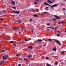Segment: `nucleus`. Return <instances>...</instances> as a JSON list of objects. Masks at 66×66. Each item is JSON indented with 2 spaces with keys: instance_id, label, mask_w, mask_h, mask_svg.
Segmentation results:
<instances>
[{
  "instance_id": "f257e3e1",
  "label": "nucleus",
  "mask_w": 66,
  "mask_h": 66,
  "mask_svg": "<svg viewBox=\"0 0 66 66\" xmlns=\"http://www.w3.org/2000/svg\"><path fill=\"white\" fill-rule=\"evenodd\" d=\"M12 12H13V13H15V14H20V12L19 11H12Z\"/></svg>"
},
{
  "instance_id": "f03ea898",
  "label": "nucleus",
  "mask_w": 66,
  "mask_h": 66,
  "mask_svg": "<svg viewBox=\"0 0 66 66\" xmlns=\"http://www.w3.org/2000/svg\"><path fill=\"white\" fill-rule=\"evenodd\" d=\"M53 16H54V17H55L57 19H61V18L60 17L55 15H54Z\"/></svg>"
},
{
  "instance_id": "7ed1b4c3",
  "label": "nucleus",
  "mask_w": 66,
  "mask_h": 66,
  "mask_svg": "<svg viewBox=\"0 0 66 66\" xmlns=\"http://www.w3.org/2000/svg\"><path fill=\"white\" fill-rule=\"evenodd\" d=\"M2 58H3V60H6V57H5V56H3L2 57Z\"/></svg>"
},
{
  "instance_id": "20e7f679",
  "label": "nucleus",
  "mask_w": 66,
  "mask_h": 66,
  "mask_svg": "<svg viewBox=\"0 0 66 66\" xmlns=\"http://www.w3.org/2000/svg\"><path fill=\"white\" fill-rule=\"evenodd\" d=\"M47 2L48 3H52V2L50 0H48L47 1Z\"/></svg>"
},
{
  "instance_id": "39448f33",
  "label": "nucleus",
  "mask_w": 66,
  "mask_h": 66,
  "mask_svg": "<svg viewBox=\"0 0 66 66\" xmlns=\"http://www.w3.org/2000/svg\"><path fill=\"white\" fill-rule=\"evenodd\" d=\"M53 50L54 51H55L56 50V47L53 48Z\"/></svg>"
},
{
  "instance_id": "423d86ee",
  "label": "nucleus",
  "mask_w": 66,
  "mask_h": 66,
  "mask_svg": "<svg viewBox=\"0 0 66 66\" xmlns=\"http://www.w3.org/2000/svg\"><path fill=\"white\" fill-rule=\"evenodd\" d=\"M45 10H46V11H48L49 10V9L48 7H45L44 8Z\"/></svg>"
},
{
  "instance_id": "0eeeda50",
  "label": "nucleus",
  "mask_w": 66,
  "mask_h": 66,
  "mask_svg": "<svg viewBox=\"0 0 66 66\" xmlns=\"http://www.w3.org/2000/svg\"><path fill=\"white\" fill-rule=\"evenodd\" d=\"M27 57L29 58H31L32 57V55L30 54L27 56Z\"/></svg>"
},
{
  "instance_id": "6e6552de",
  "label": "nucleus",
  "mask_w": 66,
  "mask_h": 66,
  "mask_svg": "<svg viewBox=\"0 0 66 66\" xmlns=\"http://www.w3.org/2000/svg\"><path fill=\"white\" fill-rule=\"evenodd\" d=\"M55 41L56 42V43H58L59 42H60V41H58V40H56V39H55Z\"/></svg>"
},
{
  "instance_id": "1a4fd4ad",
  "label": "nucleus",
  "mask_w": 66,
  "mask_h": 66,
  "mask_svg": "<svg viewBox=\"0 0 66 66\" xmlns=\"http://www.w3.org/2000/svg\"><path fill=\"white\" fill-rule=\"evenodd\" d=\"M11 3L12 5H15V2H14V1H12Z\"/></svg>"
},
{
  "instance_id": "9d476101",
  "label": "nucleus",
  "mask_w": 66,
  "mask_h": 66,
  "mask_svg": "<svg viewBox=\"0 0 66 66\" xmlns=\"http://www.w3.org/2000/svg\"><path fill=\"white\" fill-rule=\"evenodd\" d=\"M57 6V5L56 4H54L53 5V7H56Z\"/></svg>"
},
{
  "instance_id": "9b49d317",
  "label": "nucleus",
  "mask_w": 66,
  "mask_h": 66,
  "mask_svg": "<svg viewBox=\"0 0 66 66\" xmlns=\"http://www.w3.org/2000/svg\"><path fill=\"white\" fill-rule=\"evenodd\" d=\"M18 23H22V21H20L19 20H18Z\"/></svg>"
},
{
  "instance_id": "f8f14e48",
  "label": "nucleus",
  "mask_w": 66,
  "mask_h": 66,
  "mask_svg": "<svg viewBox=\"0 0 66 66\" xmlns=\"http://www.w3.org/2000/svg\"><path fill=\"white\" fill-rule=\"evenodd\" d=\"M28 49H33V47L32 46H30L28 48Z\"/></svg>"
},
{
  "instance_id": "ddd939ff",
  "label": "nucleus",
  "mask_w": 66,
  "mask_h": 66,
  "mask_svg": "<svg viewBox=\"0 0 66 66\" xmlns=\"http://www.w3.org/2000/svg\"><path fill=\"white\" fill-rule=\"evenodd\" d=\"M33 16L34 17H37L38 16L37 15V14H34L33 15Z\"/></svg>"
},
{
  "instance_id": "4468645a",
  "label": "nucleus",
  "mask_w": 66,
  "mask_h": 66,
  "mask_svg": "<svg viewBox=\"0 0 66 66\" xmlns=\"http://www.w3.org/2000/svg\"><path fill=\"white\" fill-rule=\"evenodd\" d=\"M16 30V27H14L13 28V30L14 31H15Z\"/></svg>"
},
{
  "instance_id": "2eb2a0df",
  "label": "nucleus",
  "mask_w": 66,
  "mask_h": 66,
  "mask_svg": "<svg viewBox=\"0 0 66 66\" xmlns=\"http://www.w3.org/2000/svg\"><path fill=\"white\" fill-rule=\"evenodd\" d=\"M56 20V18H53V19H52V21H55Z\"/></svg>"
},
{
  "instance_id": "dca6fc26",
  "label": "nucleus",
  "mask_w": 66,
  "mask_h": 66,
  "mask_svg": "<svg viewBox=\"0 0 66 66\" xmlns=\"http://www.w3.org/2000/svg\"><path fill=\"white\" fill-rule=\"evenodd\" d=\"M46 65L47 66H52L51 65L48 63H46Z\"/></svg>"
},
{
  "instance_id": "f3484780",
  "label": "nucleus",
  "mask_w": 66,
  "mask_h": 66,
  "mask_svg": "<svg viewBox=\"0 0 66 66\" xmlns=\"http://www.w3.org/2000/svg\"><path fill=\"white\" fill-rule=\"evenodd\" d=\"M44 4L45 5H49V4H48L46 2H44Z\"/></svg>"
},
{
  "instance_id": "a211bd4d",
  "label": "nucleus",
  "mask_w": 66,
  "mask_h": 66,
  "mask_svg": "<svg viewBox=\"0 0 66 66\" xmlns=\"http://www.w3.org/2000/svg\"><path fill=\"white\" fill-rule=\"evenodd\" d=\"M2 12L4 13H5L6 12V11H5L4 10H3L2 11Z\"/></svg>"
},
{
  "instance_id": "6ab92c4d",
  "label": "nucleus",
  "mask_w": 66,
  "mask_h": 66,
  "mask_svg": "<svg viewBox=\"0 0 66 66\" xmlns=\"http://www.w3.org/2000/svg\"><path fill=\"white\" fill-rule=\"evenodd\" d=\"M57 64H58L57 62H55V65H57Z\"/></svg>"
},
{
  "instance_id": "aec40b11",
  "label": "nucleus",
  "mask_w": 66,
  "mask_h": 66,
  "mask_svg": "<svg viewBox=\"0 0 66 66\" xmlns=\"http://www.w3.org/2000/svg\"><path fill=\"white\" fill-rule=\"evenodd\" d=\"M34 3L35 4V5H37V2H34Z\"/></svg>"
},
{
  "instance_id": "412c9836",
  "label": "nucleus",
  "mask_w": 66,
  "mask_h": 66,
  "mask_svg": "<svg viewBox=\"0 0 66 66\" xmlns=\"http://www.w3.org/2000/svg\"><path fill=\"white\" fill-rule=\"evenodd\" d=\"M48 41H52V40L51 39H50V38L48 39Z\"/></svg>"
},
{
  "instance_id": "4be33fe9",
  "label": "nucleus",
  "mask_w": 66,
  "mask_h": 66,
  "mask_svg": "<svg viewBox=\"0 0 66 66\" xmlns=\"http://www.w3.org/2000/svg\"><path fill=\"white\" fill-rule=\"evenodd\" d=\"M37 41H40V42L42 41V39H38L37 40Z\"/></svg>"
},
{
  "instance_id": "5701e85b",
  "label": "nucleus",
  "mask_w": 66,
  "mask_h": 66,
  "mask_svg": "<svg viewBox=\"0 0 66 66\" xmlns=\"http://www.w3.org/2000/svg\"><path fill=\"white\" fill-rule=\"evenodd\" d=\"M5 57H6H6H8V55H5Z\"/></svg>"
},
{
  "instance_id": "b1692460",
  "label": "nucleus",
  "mask_w": 66,
  "mask_h": 66,
  "mask_svg": "<svg viewBox=\"0 0 66 66\" xmlns=\"http://www.w3.org/2000/svg\"><path fill=\"white\" fill-rule=\"evenodd\" d=\"M66 23V22H64V21H62V23Z\"/></svg>"
},
{
  "instance_id": "393cba45",
  "label": "nucleus",
  "mask_w": 66,
  "mask_h": 66,
  "mask_svg": "<svg viewBox=\"0 0 66 66\" xmlns=\"http://www.w3.org/2000/svg\"><path fill=\"white\" fill-rule=\"evenodd\" d=\"M13 45L14 46V47H15V46H16V44L15 43H14V44H13Z\"/></svg>"
},
{
  "instance_id": "a878e982",
  "label": "nucleus",
  "mask_w": 66,
  "mask_h": 66,
  "mask_svg": "<svg viewBox=\"0 0 66 66\" xmlns=\"http://www.w3.org/2000/svg\"><path fill=\"white\" fill-rule=\"evenodd\" d=\"M13 9H16V7L15 6H14L12 7Z\"/></svg>"
},
{
  "instance_id": "bb28decb",
  "label": "nucleus",
  "mask_w": 66,
  "mask_h": 66,
  "mask_svg": "<svg viewBox=\"0 0 66 66\" xmlns=\"http://www.w3.org/2000/svg\"><path fill=\"white\" fill-rule=\"evenodd\" d=\"M24 60H25V61H27V60H28V59L25 58H24Z\"/></svg>"
},
{
  "instance_id": "cd10ccee",
  "label": "nucleus",
  "mask_w": 66,
  "mask_h": 66,
  "mask_svg": "<svg viewBox=\"0 0 66 66\" xmlns=\"http://www.w3.org/2000/svg\"><path fill=\"white\" fill-rule=\"evenodd\" d=\"M52 28V27H47L46 29H48V28Z\"/></svg>"
},
{
  "instance_id": "c85d7f7f",
  "label": "nucleus",
  "mask_w": 66,
  "mask_h": 66,
  "mask_svg": "<svg viewBox=\"0 0 66 66\" xmlns=\"http://www.w3.org/2000/svg\"><path fill=\"white\" fill-rule=\"evenodd\" d=\"M60 42H59L58 43V44H59V46H61V43H60Z\"/></svg>"
},
{
  "instance_id": "c756f323",
  "label": "nucleus",
  "mask_w": 66,
  "mask_h": 66,
  "mask_svg": "<svg viewBox=\"0 0 66 66\" xmlns=\"http://www.w3.org/2000/svg\"><path fill=\"white\" fill-rule=\"evenodd\" d=\"M50 24L49 23H48L47 24V26H49Z\"/></svg>"
},
{
  "instance_id": "7c9ffc66",
  "label": "nucleus",
  "mask_w": 66,
  "mask_h": 66,
  "mask_svg": "<svg viewBox=\"0 0 66 66\" xmlns=\"http://www.w3.org/2000/svg\"><path fill=\"white\" fill-rule=\"evenodd\" d=\"M49 58V57H46V59H48Z\"/></svg>"
},
{
  "instance_id": "2f4dec72",
  "label": "nucleus",
  "mask_w": 66,
  "mask_h": 66,
  "mask_svg": "<svg viewBox=\"0 0 66 66\" xmlns=\"http://www.w3.org/2000/svg\"><path fill=\"white\" fill-rule=\"evenodd\" d=\"M10 43H11V44H13V41H10Z\"/></svg>"
},
{
  "instance_id": "473e14b6",
  "label": "nucleus",
  "mask_w": 66,
  "mask_h": 66,
  "mask_svg": "<svg viewBox=\"0 0 66 66\" xmlns=\"http://www.w3.org/2000/svg\"><path fill=\"white\" fill-rule=\"evenodd\" d=\"M28 41V40L27 39H25V42H27Z\"/></svg>"
},
{
  "instance_id": "72a5a7b5",
  "label": "nucleus",
  "mask_w": 66,
  "mask_h": 66,
  "mask_svg": "<svg viewBox=\"0 0 66 66\" xmlns=\"http://www.w3.org/2000/svg\"><path fill=\"white\" fill-rule=\"evenodd\" d=\"M57 36H60V34H57Z\"/></svg>"
},
{
  "instance_id": "f704fd0d",
  "label": "nucleus",
  "mask_w": 66,
  "mask_h": 66,
  "mask_svg": "<svg viewBox=\"0 0 66 66\" xmlns=\"http://www.w3.org/2000/svg\"><path fill=\"white\" fill-rule=\"evenodd\" d=\"M44 13V14H47V12H43Z\"/></svg>"
},
{
  "instance_id": "c9c22d12",
  "label": "nucleus",
  "mask_w": 66,
  "mask_h": 66,
  "mask_svg": "<svg viewBox=\"0 0 66 66\" xmlns=\"http://www.w3.org/2000/svg\"><path fill=\"white\" fill-rule=\"evenodd\" d=\"M64 52H61V54H64Z\"/></svg>"
},
{
  "instance_id": "e433bc0d",
  "label": "nucleus",
  "mask_w": 66,
  "mask_h": 66,
  "mask_svg": "<svg viewBox=\"0 0 66 66\" xmlns=\"http://www.w3.org/2000/svg\"><path fill=\"white\" fill-rule=\"evenodd\" d=\"M2 51L3 52H5V51H4V50H2Z\"/></svg>"
},
{
  "instance_id": "4c0bfd02",
  "label": "nucleus",
  "mask_w": 66,
  "mask_h": 66,
  "mask_svg": "<svg viewBox=\"0 0 66 66\" xmlns=\"http://www.w3.org/2000/svg\"><path fill=\"white\" fill-rule=\"evenodd\" d=\"M18 66H21V64H19V65H18Z\"/></svg>"
},
{
  "instance_id": "58836bf2",
  "label": "nucleus",
  "mask_w": 66,
  "mask_h": 66,
  "mask_svg": "<svg viewBox=\"0 0 66 66\" xmlns=\"http://www.w3.org/2000/svg\"><path fill=\"white\" fill-rule=\"evenodd\" d=\"M30 21H32V20L31 19H30Z\"/></svg>"
},
{
  "instance_id": "ea45409f",
  "label": "nucleus",
  "mask_w": 66,
  "mask_h": 66,
  "mask_svg": "<svg viewBox=\"0 0 66 66\" xmlns=\"http://www.w3.org/2000/svg\"><path fill=\"white\" fill-rule=\"evenodd\" d=\"M56 29H57V28L55 27V28H54V30H56Z\"/></svg>"
},
{
  "instance_id": "a19ab883",
  "label": "nucleus",
  "mask_w": 66,
  "mask_h": 66,
  "mask_svg": "<svg viewBox=\"0 0 66 66\" xmlns=\"http://www.w3.org/2000/svg\"><path fill=\"white\" fill-rule=\"evenodd\" d=\"M36 2H37V1H38L39 0H35Z\"/></svg>"
},
{
  "instance_id": "79ce46f5",
  "label": "nucleus",
  "mask_w": 66,
  "mask_h": 66,
  "mask_svg": "<svg viewBox=\"0 0 66 66\" xmlns=\"http://www.w3.org/2000/svg\"><path fill=\"white\" fill-rule=\"evenodd\" d=\"M60 23H62V22H59L58 23V24H60Z\"/></svg>"
},
{
  "instance_id": "37998d69",
  "label": "nucleus",
  "mask_w": 66,
  "mask_h": 66,
  "mask_svg": "<svg viewBox=\"0 0 66 66\" xmlns=\"http://www.w3.org/2000/svg\"><path fill=\"white\" fill-rule=\"evenodd\" d=\"M1 64H2V62H0V65H1Z\"/></svg>"
},
{
  "instance_id": "c03bdc74",
  "label": "nucleus",
  "mask_w": 66,
  "mask_h": 66,
  "mask_svg": "<svg viewBox=\"0 0 66 66\" xmlns=\"http://www.w3.org/2000/svg\"><path fill=\"white\" fill-rule=\"evenodd\" d=\"M19 55L18 54L16 55V56H19Z\"/></svg>"
},
{
  "instance_id": "a18cd8bd",
  "label": "nucleus",
  "mask_w": 66,
  "mask_h": 66,
  "mask_svg": "<svg viewBox=\"0 0 66 66\" xmlns=\"http://www.w3.org/2000/svg\"><path fill=\"white\" fill-rule=\"evenodd\" d=\"M49 6H51V7H53V5L51 6V5H50Z\"/></svg>"
},
{
  "instance_id": "49530a36",
  "label": "nucleus",
  "mask_w": 66,
  "mask_h": 66,
  "mask_svg": "<svg viewBox=\"0 0 66 66\" xmlns=\"http://www.w3.org/2000/svg\"><path fill=\"white\" fill-rule=\"evenodd\" d=\"M47 31H49V30H50V29H47Z\"/></svg>"
},
{
  "instance_id": "de8ad7c7",
  "label": "nucleus",
  "mask_w": 66,
  "mask_h": 66,
  "mask_svg": "<svg viewBox=\"0 0 66 66\" xmlns=\"http://www.w3.org/2000/svg\"><path fill=\"white\" fill-rule=\"evenodd\" d=\"M2 62H3V63H4V62H5V61L4 60L3 61H2Z\"/></svg>"
},
{
  "instance_id": "09e8293b",
  "label": "nucleus",
  "mask_w": 66,
  "mask_h": 66,
  "mask_svg": "<svg viewBox=\"0 0 66 66\" xmlns=\"http://www.w3.org/2000/svg\"><path fill=\"white\" fill-rule=\"evenodd\" d=\"M36 11H39V9H36Z\"/></svg>"
},
{
  "instance_id": "8fccbe9b",
  "label": "nucleus",
  "mask_w": 66,
  "mask_h": 66,
  "mask_svg": "<svg viewBox=\"0 0 66 66\" xmlns=\"http://www.w3.org/2000/svg\"><path fill=\"white\" fill-rule=\"evenodd\" d=\"M16 29H18V30H19V28H16Z\"/></svg>"
},
{
  "instance_id": "3c124183",
  "label": "nucleus",
  "mask_w": 66,
  "mask_h": 66,
  "mask_svg": "<svg viewBox=\"0 0 66 66\" xmlns=\"http://www.w3.org/2000/svg\"><path fill=\"white\" fill-rule=\"evenodd\" d=\"M52 2L53 3V2H54V0H52Z\"/></svg>"
},
{
  "instance_id": "603ef678",
  "label": "nucleus",
  "mask_w": 66,
  "mask_h": 66,
  "mask_svg": "<svg viewBox=\"0 0 66 66\" xmlns=\"http://www.w3.org/2000/svg\"><path fill=\"white\" fill-rule=\"evenodd\" d=\"M58 33L59 34H60V31H58Z\"/></svg>"
},
{
  "instance_id": "864d4df0",
  "label": "nucleus",
  "mask_w": 66,
  "mask_h": 66,
  "mask_svg": "<svg viewBox=\"0 0 66 66\" xmlns=\"http://www.w3.org/2000/svg\"><path fill=\"white\" fill-rule=\"evenodd\" d=\"M31 32H33V30H32L31 31Z\"/></svg>"
},
{
  "instance_id": "5fc2aeb1",
  "label": "nucleus",
  "mask_w": 66,
  "mask_h": 66,
  "mask_svg": "<svg viewBox=\"0 0 66 66\" xmlns=\"http://www.w3.org/2000/svg\"><path fill=\"white\" fill-rule=\"evenodd\" d=\"M64 15H65V12H64Z\"/></svg>"
},
{
  "instance_id": "6e6d98bb",
  "label": "nucleus",
  "mask_w": 66,
  "mask_h": 66,
  "mask_svg": "<svg viewBox=\"0 0 66 66\" xmlns=\"http://www.w3.org/2000/svg\"><path fill=\"white\" fill-rule=\"evenodd\" d=\"M1 20H3V19L2 18H1Z\"/></svg>"
},
{
  "instance_id": "4d7b16f0",
  "label": "nucleus",
  "mask_w": 66,
  "mask_h": 66,
  "mask_svg": "<svg viewBox=\"0 0 66 66\" xmlns=\"http://www.w3.org/2000/svg\"><path fill=\"white\" fill-rule=\"evenodd\" d=\"M63 10H65V8H63Z\"/></svg>"
},
{
  "instance_id": "13d9d810",
  "label": "nucleus",
  "mask_w": 66,
  "mask_h": 66,
  "mask_svg": "<svg viewBox=\"0 0 66 66\" xmlns=\"http://www.w3.org/2000/svg\"><path fill=\"white\" fill-rule=\"evenodd\" d=\"M54 29V27H53L52 28V29H53H53Z\"/></svg>"
},
{
  "instance_id": "bf43d9fd",
  "label": "nucleus",
  "mask_w": 66,
  "mask_h": 66,
  "mask_svg": "<svg viewBox=\"0 0 66 66\" xmlns=\"http://www.w3.org/2000/svg\"><path fill=\"white\" fill-rule=\"evenodd\" d=\"M19 34H20L21 33H20V32H19Z\"/></svg>"
},
{
  "instance_id": "052dcab7",
  "label": "nucleus",
  "mask_w": 66,
  "mask_h": 66,
  "mask_svg": "<svg viewBox=\"0 0 66 66\" xmlns=\"http://www.w3.org/2000/svg\"><path fill=\"white\" fill-rule=\"evenodd\" d=\"M21 29H22H22H23V28L22 27H21Z\"/></svg>"
},
{
  "instance_id": "680f3d73",
  "label": "nucleus",
  "mask_w": 66,
  "mask_h": 66,
  "mask_svg": "<svg viewBox=\"0 0 66 66\" xmlns=\"http://www.w3.org/2000/svg\"><path fill=\"white\" fill-rule=\"evenodd\" d=\"M23 31V30H21V32H22Z\"/></svg>"
},
{
  "instance_id": "e2e57ef3",
  "label": "nucleus",
  "mask_w": 66,
  "mask_h": 66,
  "mask_svg": "<svg viewBox=\"0 0 66 66\" xmlns=\"http://www.w3.org/2000/svg\"><path fill=\"white\" fill-rule=\"evenodd\" d=\"M0 15H2V14H1V13H0Z\"/></svg>"
},
{
  "instance_id": "0e129e2a",
  "label": "nucleus",
  "mask_w": 66,
  "mask_h": 66,
  "mask_svg": "<svg viewBox=\"0 0 66 66\" xmlns=\"http://www.w3.org/2000/svg\"><path fill=\"white\" fill-rule=\"evenodd\" d=\"M23 12H26V11L25 10H24L23 11Z\"/></svg>"
},
{
  "instance_id": "69168bd1",
  "label": "nucleus",
  "mask_w": 66,
  "mask_h": 66,
  "mask_svg": "<svg viewBox=\"0 0 66 66\" xmlns=\"http://www.w3.org/2000/svg\"><path fill=\"white\" fill-rule=\"evenodd\" d=\"M45 42H47V40H45Z\"/></svg>"
},
{
  "instance_id": "338daca9",
  "label": "nucleus",
  "mask_w": 66,
  "mask_h": 66,
  "mask_svg": "<svg viewBox=\"0 0 66 66\" xmlns=\"http://www.w3.org/2000/svg\"><path fill=\"white\" fill-rule=\"evenodd\" d=\"M65 32H66V30H65L64 31Z\"/></svg>"
},
{
  "instance_id": "774afa93",
  "label": "nucleus",
  "mask_w": 66,
  "mask_h": 66,
  "mask_svg": "<svg viewBox=\"0 0 66 66\" xmlns=\"http://www.w3.org/2000/svg\"><path fill=\"white\" fill-rule=\"evenodd\" d=\"M10 10H12V9H10Z\"/></svg>"
}]
</instances>
